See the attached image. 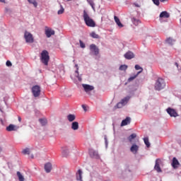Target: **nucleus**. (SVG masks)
Masks as SVG:
<instances>
[{"instance_id":"49530a36","label":"nucleus","mask_w":181,"mask_h":181,"mask_svg":"<svg viewBox=\"0 0 181 181\" xmlns=\"http://www.w3.org/2000/svg\"><path fill=\"white\" fill-rule=\"evenodd\" d=\"M18 121L19 122H22V117H21L20 116L18 117Z\"/></svg>"},{"instance_id":"2f4dec72","label":"nucleus","mask_w":181,"mask_h":181,"mask_svg":"<svg viewBox=\"0 0 181 181\" xmlns=\"http://www.w3.org/2000/svg\"><path fill=\"white\" fill-rule=\"evenodd\" d=\"M124 104L123 103H122L121 102H119V103H118L117 104V105H115V107H114V110H117V108H122L123 107H124Z\"/></svg>"},{"instance_id":"423d86ee","label":"nucleus","mask_w":181,"mask_h":181,"mask_svg":"<svg viewBox=\"0 0 181 181\" xmlns=\"http://www.w3.org/2000/svg\"><path fill=\"white\" fill-rule=\"evenodd\" d=\"M90 50L91 53H93L95 56H98L100 54V49L97 47V45L95 44H92L90 45Z\"/></svg>"},{"instance_id":"a19ab883","label":"nucleus","mask_w":181,"mask_h":181,"mask_svg":"<svg viewBox=\"0 0 181 181\" xmlns=\"http://www.w3.org/2000/svg\"><path fill=\"white\" fill-rule=\"evenodd\" d=\"M68 152H69V148H67V147L62 148V153H67Z\"/></svg>"},{"instance_id":"9b49d317","label":"nucleus","mask_w":181,"mask_h":181,"mask_svg":"<svg viewBox=\"0 0 181 181\" xmlns=\"http://www.w3.org/2000/svg\"><path fill=\"white\" fill-rule=\"evenodd\" d=\"M131 124V117H127L125 119H123L121 123V127H125V125H128Z\"/></svg>"},{"instance_id":"a211bd4d","label":"nucleus","mask_w":181,"mask_h":181,"mask_svg":"<svg viewBox=\"0 0 181 181\" xmlns=\"http://www.w3.org/2000/svg\"><path fill=\"white\" fill-rule=\"evenodd\" d=\"M114 19H115V21L117 23V26H119V28H124V25H122L121 21H119V18L118 17H117V16H114Z\"/></svg>"},{"instance_id":"473e14b6","label":"nucleus","mask_w":181,"mask_h":181,"mask_svg":"<svg viewBox=\"0 0 181 181\" xmlns=\"http://www.w3.org/2000/svg\"><path fill=\"white\" fill-rule=\"evenodd\" d=\"M30 4H32L35 8H37V2H36V0H28Z\"/></svg>"},{"instance_id":"ddd939ff","label":"nucleus","mask_w":181,"mask_h":181,"mask_svg":"<svg viewBox=\"0 0 181 181\" xmlns=\"http://www.w3.org/2000/svg\"><path fill=\"white\" fill-rule=\"evenodd\" d=\"M125 59H127V60H131V59H134L135 57V55L132 53V52L129 51L124 54Z\"/></svg>"},{"instance_id":"4c0bfd02","label":"nucleus","mask_w":181,"mask_h":181,"mask_svg":"<svg viewBox=\"0 0 181 181\" xmlns=\"http://www.w3.org/2000/svg\"><path fill=\"white\" fill-rule=\"evenodd\" d=\"M30 152V150L29 148H25L23 150V155H29Z\"/></svg>"},{"instance_id":"9d476101","label":"nucleus","mask_w":181,"mask_h":181,"mask_svg":"<svg viewBox=\"0 0 181 181\" xmlns=\"http://www.w3.org/2000/svg\"><path fill=\"white\" fill-rule=\"evenodd\" d=\"M89 155L91 158L95 159H100V155L98 154V151H95L94 149L89 150Z\"/></svg>"},{"instance_id":"4be33fe9","label":"nucleus","mask_w":181,"mask_h":181,"mask_svg":"<svg viewBox=\"0 0 181 181\" xmlns=\"http://www.w3.org/2000/svg\"><path fill=\"white\" fill-rule=\"evenodd\" d=\"M177 165H179V160H177V159H176V158H173V163H172L173 168H174V169H175V168H177Z\"/></svg>"},{"instance_id":"2eb2a0df","label":"nucleus","mask_w":181,"mask_h":181,"mask_svg":"<svg viewBox=\"0 0 181 181\" xmlns=\"http://www.w3.org/2000/svg\"><path fill=\"white\" fill-rule=\"evenodd\" d=\"M76 180L83 181V171L81 170H78L76 173Z\"/></svg>"},{"instance_id":"39448f33","label":"nucleus","mask_w":181,"mask_h":181,"mask_svg":"<svg viewBox=\"0 0 181 181\" xmlns=\"http://www.w3.org/2000/svg\"><path fill=\"white\" fill-rule=\"evenodd\" d=\"M40 86L36 85L33 86L32 88V93H33V95H34V97L37 98L39 97V95H40Z\"/></svg>"},{"instance_id":"58836bf2","label":"nucleus","mask_w":181,"mask_h":181,"mask_svg":"<svg viewBox=\"0 0 181 181\" xmlns=\"http://www.w3.org/2000/svg\"><path fill=\"white\" fill-rule=\"evenodd\" d=\"M128 173H131V170L128 169L124 170V172H123L122 175L123 176H127Z\"/></svg>"},{"instance_id":"aec40b11","label":"nucleus","mask_w":181,"mask_h":181,"mask_svg":"<svg viewBox=\"0 0 181 181\" xmlns=\"http://www.w3.org/2000/svg\"><path fill=\"white\" fill-rule=\"evenodd\" d=\"M71 129H73L74 131H77V129H78V122H72Z\"/></svg>"},{"instance_id":"a18cd8bd","label":"nucleus","mask_w":181,"mask_h":181,"mask_svg":"<svg viewBox=\"0 0 181 181\" xmlns=\"http://www.w3.org/2000/svg\"><path fill=\"white\" fill-rule=\"evenodd\" d=\"M134 6L136 7V8H141V6L136 3L134 4Z\"/></svg>"},{"instance_id":"a878e982","label":"nucleus","mask_w":181,"mask_h":181,"mask_svg":"<svg viewBox=\"0 0 181 181\" xmlns=\"http://www.w3.org/2000/svg\"><path fill=\"white\" fill-rule=\"evenodd\" d=\"M6 131H8V132L15 131V125L10 124L8 127H6Z\"/></svg>"},{"instance_id":"5701e85b","label":"nucleus","mask_w":181,"mask_h":181,"mask_svg":"<svg viewBox=\"0 0 181 181\" xmlns=\"http://www.w3.org/2000/svg\"><path fill=\"white\" fill-rule=\"evenodd\" d=\"M67 119H68V121H69V122H73V121H74V119H76V115H69L67 116Z\"/></svg>"},{"instance_id":"cd10ccee","label":"nucleus","mask_w":181,"mask_h":181,"mask_svg":"<svg viewBox=\"0 0 181 181\" xmlns=\"http://www.w3.org/2000/svg\"><path fill=\"white\" fill-rule=\"evenodd\" d=\"M144 141L145 145L147 146V148H149L151 146V143H149V139H148L147 137H145L144 139Z\"/></svg>"},{"instance_id":"8fccbe9b","label":"nucleus","mask_w":181,"mask_h":181,"mask_svg":"<svg viewBox=\"0 0 181 181\" xmlns=\"http://www.w3.org/2000/svg\"><path fill=\"white\" fill-rule=\"evenodd\" d=\"M0 2H5V0H0Z\"/></svg>"},{"instance_id":"79ce46f5","label":"nucleus","mask_w":181,"mask_h":181,"mask_svg":"<svg viewBox=\"0 0 181 181\" xmlns=\"http://www.w3.org/2000/svg\"><path fill=\"white\" fill-rule=\"evenodd\" d=\"M152 1L153 2V4L155 5H156L157 6H159V5H160L159 0H152Z\"/></svg>"},{"instance_id":"7ed1b4c3","label":"nucleus","mask_w":181,"mask_h":181,"mask_svg":"<svg viewBox=\"0 0 181 181\" xmlns=\"http://www.w3.org/2000/svg\"><path fill=\"white\" fill-rule=\"evenodd\" d=\"M24 39L26 43H33V42H35L33 35H32V33L26 30L24 33Z\"/></svg>"},{"instance_id":"f8f14e48","label":"nucleus","mask_w":181,"mask_h":181,"mask_svg":"<svg viewBox=\"0 0 181 181\" xmlns=\"http://www.w3.org/2000/svg\"><path fill=\"white\" fill-rule=\"evenodd\" d=\"M130 151L132 153L136 154L138 153V151H139V146L136 144H133L130 148Z\"/></svg>"},{"instance_id":"f03ea898","label":"nucleus","mask_w":181,"mask_h":181,"mask_svg":"<svg viewBox=\"0 0 181 181\" xmlns=\"http://www.w3.org/2000/svg\"><path fill=\"white\" fill-rule=\"evenodd\" d=\"M40 60L42 64L45 66H49L50 56H49V52H47V50H43L41 52Z\"/></svg>"},{"instance_id":"3c124183","label":"nucleus","mask_w":181,"mask_h":181,"mask_svg":"<svg viewBox=\"0 0 181 181\" xmlns=\"http://www.w3.org/2000/svg\"><path fill=\"white\" fill-rule=\"evenodd\" d=\"M2 151V147L0 146V152Z\"/></svg>"},{"instance_id":"72a5a7b5","label":"nucleus","mask_w":181,"mask_h":181,"mask_svg":"<svg viewBox=\"0 0 181 181\" xmlns=\"http://www.w3.org/2000/svg\"><path fill=\"white\" fill-rule=\"evenodd\" d=\"M60 10H59L57 12L58 15H62L64 13V8H63V6L60 5Z\"/></svg>"},{"instance_id":"0eeeda50","label":"nucleus","mask_w":181,"mask_h":181,"mask_svg":"<svg viewBox=\"0 0 181 181\" xmlns=\"http://www.w3.org/2000/svg\"><path fill=\"white\" fill-rule=\"evenodd\" d=\"M168 115H170V117H174L176 118V117H179V115L177 114V112L173 108L168 107L166 110Z\"/></svg>"},{"instance_id":"ea45409f","label":"nucleus","mask_w":181,"mask_h":181,"mask_svg":"<svg viewBox=\"0 0 181 181\" xmlns=\"http://www.w3.org/2000/svg\"><path fill=\"white\" fill-rule=\"evenodd\" d=\"M79 43H80V47L82 49H84L86 47V44H84V42H83V41H81V40H79Z\"/></svg>"},{"instance_id":"393cba45","label":"nucleus","mask_w":181,"mask_h":181,"mask_svg":"<svg viewBox=\"0 0 181 181\" xmlns=\"http://www.w3.org/2000/svg\"><path fill=\"white\" fill-rule=\"evenodd\" d=\"M166 43L168 45H170V46L173 45V43H175V40H173L171 37L167 38L165 40Z\"/></svg>"},{"instance_id":"c03bdc74","label":"nucleus","mask_w":181,"mask_h":181,"mask_svg":"<svg viewBox=\"0 0 181 181\" xmlns=\"http://www.w3.org/2000/svg\"><path fill=\"white\" fill-rule=\"evenodd\" d=\"M82 108L84 110V111H87V107H86V105H83Z\"/></svg>"},{"instance_id":"1a4fd4ad","label":"nucleus","mask_w":181,"mask_h":181,"mask_svg":"<svg viewBox=\"0 0 181 181\" xmlns=\"http://www.w3.org/2000/svg\"><path fill=\"white\" fill-rule=\"evenodd\" d=\"M54 33H55L54 30L47 26H45V35L47 37H52V36H53Z\"/></svg>"},{"instance_id":"603ef678","label":"nucleus","mask_w":181,"mask_h":181,"mask_svg":"<svg viewBox=\"0 0 181 181\" xmlns=\"http://www.w3.org/2000/svg\"><path fill=\"white\" fill-rule=\"evenodd\" d=\"M67 1V2H70V1H71V0H66Z\"/></svg>"},{"instance_id":"c9c22d12","label":"nucleus","mask_w":181,"mask_h":181,"mask_svg":"<svg viewBox=\"0 0 181 181\" xmlns=\"http://www.w3.org/2000/svg\"><path fill=\"white\" fill-rule=\"evenodd\" d=\"M135 69L136 70H141L140 71H139L137 73V74L139 75L140 73H142V67H141L139 65H135Z\"/></svg>"},{"instance_id":"f3484780","label":"nucleus","mask_w":181,"mask_h":181,"mask_svg":"<svg viewBox=\"0 0 181 181\" xmlns=\"http://www.w3.org/2000/svg\"><path fill=\"white\" fill-rule=\"evenodd\" d=\"M132 22L133 24H134L135 26H138V25H141V20L135 17L132 18Z\"/></svg>"},{"instance_id":"20e7f679","label":"nucleus","mask_w":181,"mask_h":181,"mask_svg":"<svg viewBox=\"0 0 181 181\" xmlns=\"http://www.w3.org/2000/svg\"><path fill=\"white\" fill-rule=\"evenodd\" d=\"M165 81L163 78H159L155 85L156 90L160 91L163 88H165Z\"/></svg>"},{"instance_id":"de8ad7c7","label":"nucleus","mask_w":181,"mask_h":181,"mask_svg":"<svg viewBox=\"0 0 181 181\" xmlns=\"http://www.w3.org/2000/svg\"><path fill=\"white\" fill-rule=\"evenodd\" d=\"M175 66H176L177 67H179V64H177V62H175Z\"/></svg>"},{"instance_id":"412c9836","label":"nucleus","mask_w":181,"mask_h":181,"mask_svg":"<svg viewBox=\"0 0 181 181\" xmlns=\"http://www.w3.org/2000/svg\"><path fill=\"white\" fill-rule=\"evenodd\" d=\"M130 98H131L130 96H127V97L124 98L123 99H122L120 103L125 105L126 104L128 103Z\"/></svg>"},{"instance_id":"f704fd0d","label":"nucleus","mask_w":181,"mask_h":181,"mask_svg":"<svg viewBox=\"0 0 181 181\" xmlns=\"http://www.w3.org/2000/svg\"><path fill=\"white\" fill-rule=\"evenodd\" d=\"M136 77H138V74L136 75H134L133 76H131L128 78V82L131 83V81H133V80H135Z\"/></svg>"},{"instance_id":"4468645a","label":"nucleus","mask_w":181,"mask_h":181,"mask_svg":"<svg viewBox=\"0 0 181 181\" xmlns=\"http://www.w3.org/2000/svg\"><path fill=\"white\" fill-rule=\"evenodd\" d=\"M82 86L83 87V88L86 93L88 91H93V90H94V86H93L83 84Z\"/></svg>"},{"instance_id":"c756f323","label":"nucleus","mask_w":181,"mask_h":181,"mask_svg":"<svg viewBox=\"0 0 181 181\" xmlns=\"http://www.w3.org/2000/svg\"><path fill=\"white\" fill-rule=\"evenodd\" d=\"M39 121H40L41 125H42V127H45V125H46V124H47V119H39Z\"/></svg>"},{"instance_id":"6e6552de","label":"nucleus","mask_w":181,"mask_h":181,"mask_svg":"<svg viewBox=\"0 0 181 181\" xmlns=\"http://www.w3.org/2000/svg\"><path fill=\"white\" fill-rule=\"evenodd\" d=\"M162 162V160L160 158H158L156 160V164L154 166V169L155 170H156V172L158 173H161L162 172V169L160 168V163Z\"/></svg>"},{"instance_id":"7c9ffc66","label":"nucleus","mask_w":181,"mask_h":181,"mask_svg":"<svg viewBox=\"0 0 181 181\" xmlns=\"http://www.w3.org/2000/svg\"><path fill=\"white\" fill-rule=\"evenodd\" d=\"M127 69H128V66L124 64L119 66V70H120L121 71H127Z\"/></svg>"},{"instance_id":"dca6fc26","label":"nucleus","mask_w":181,"mask_h":181,"mask_svg":"<svg viewBox=\"0 0 181 181\" xmlns=\"http://www.w3.org/2000/svg\"><path fill=\"white\" fill-rule=\"evenodd\" d=\"M45 170L47 173L52 172V163H47L45 165Z\"/></svg>"},{"instance_id":"bb28decb","label":"nucleus","mask_w":181,"mask_h":181,"mask_svg":"<svg viewBox=\"0 0 181 181\" xmlns=\"http://www.w3.org/2000/svg\"><path fill=\"white\" fill-rule=\"evenodd\" d=\"M17 176L18 177L19 181H25V178L23 177V175L21 173V172H17Z\"/></svg>"},{"instance_id":"c85d7f7f","label":"nucleus","mask_w":181,"mask_h":181,"mask_svg":"<svg viewBox=\"0 0 181 181\" xmlns=\"http://www.w3.org/2000/svg\"><path fill=\"white\" fill-rule=\"evenodd\" d=\"M136 138V134H132L129 137L128 140L129 142H132V139H135Z\"/></svg>"},{"instance_id":"b1692460","label":"nucleus","mask_w":181,"mask_h":181,"mask_svg":"<svg viewBox=\"0 0 181 181\" xmlns=\"http://www.w3.org/2000/svg\"><path fill=\"white\" fill-rule=\"evenodd\" d=\"M90 36L93 39H100V35H98L95 32H92L90 33Z\"/></svg>"},{"instance_id":"6ab92c4d","label":"nucleus","mask_w":181,"mask_h":181,"mask_svg":"<svg viewBox=\"0 0 181 181\" xmlns=\"http://www.w3.org/2000/svg\"><path fill=\"white\" fill-rule=\"evenodd\" d=\"M170 15L168 11H163L160 13V18H170Z\"/></svg>"},{"instance_id":"09e8293b","label":"nucleus","mask_w":181,"mask_h":181,"mask_svg":"<svg viewBox=\"0 0 181 181\" xmlns=\"http://www.w3.org/2000/svg\"><path fill=\"white\" fill-rule=\"evenodd\" d=\"M161 2H166L168 0H160Z\"/></svg>"},{"instance_id":"37998d69","label":"nucleus","mask_w":181,"mask_h":181,"mask_svg":"<svg viewBox=\"0 0 181 181\" xmlns=\"http://www.w3.org/2000/svg\"><path fill=\"white\" fill-rule=\"evenodd\" d=\"M6 64L8 67H11V66H12V62H11V61H7Z\"/></svg>"},{"instance_id":"f257e3e1","label":"nucleus","mask_w":181,"mask_h":181,"mask_svg":"<svg viewBox=\"0 0 181 181\" xmlns=\"http://www.w3.org/2000/svg\"><path fill=\"white\" fill-rule=\"evenodd\" d=\"M83 18L86 26H88L89 28H95V22L90 17L88 13H87L86 10L83 11Z\"/></svg>"},{"instance_id":"e433bc0d","label":"nucleus","mask_w":181,"mask_h":181,"mask_svg":"<svg viewBox=\"0 0 181 181\" xmlns=\"http://www.w3.org/2000/svg\"><path fill=\"white\" fill-rule=\"evenodd\" d=\"M87 2L89 4V5H90V6L93 8V9H95V8H94V1H93V0H87Z\"/></svg>"}]
</instances>
